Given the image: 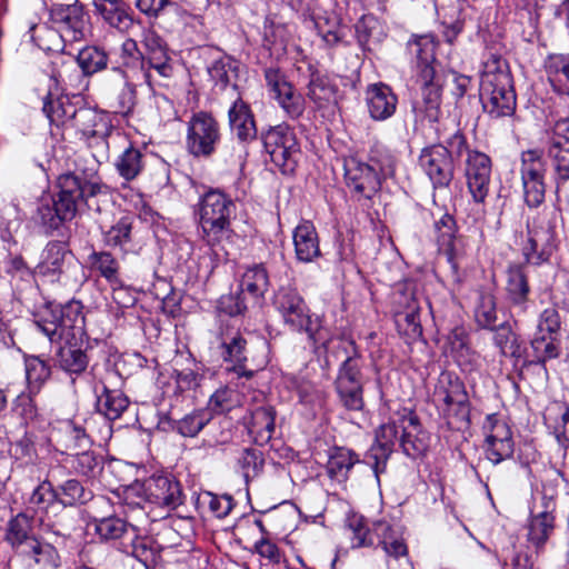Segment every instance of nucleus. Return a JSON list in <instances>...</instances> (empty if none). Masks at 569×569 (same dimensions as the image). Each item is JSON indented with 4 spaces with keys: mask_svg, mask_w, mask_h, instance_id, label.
<instances>
[{
    "mask_svg": "<svg viewBox=\"0 0 569 569\" xmlns=\"http://www.w3.org/2000/svg\"><path fill=\"white\" fill-rule=\"evenodd\" d=\"M221 132L217 119L207 111L194 112L187 122L186 147L194 157L208 158L220 143Z\"/></svg>",
    "mask_w": 569,
    "mask_h": 569,
    "instance_id": "obj_9",
    "label": "nucleus"
},
{
    "mask_svg": "<svg viewBox=\"0 0 569 569\" xmlns=\"http://www.w3.org/2000/svg\"><path fill=\"white\" fill-rule=\"evenodd\" d=\"M269 288V274L262 263L248 267L240 281L241 292H248L254 298H260Z\"/></svg>",
    "mask_w": 569,
    "mask_h": 569,
    "instance_id": "obj_45",
    "label": "nucleus"
},
{
    "mask_svg": "<svg viewBox=\"0 0 569 569\" xmlns=\"http://www.w3.org/2000/svg\"><path fill=\"white\" fill-rule=\"evenodd\" d=\"M103 241L107 246L120 248L123 251L131 249L132 241V219L123 217L107 231L103 232Z\"/></svg>",
    "mask_w": 569,
    "mask_h": 569,
    "instance_id": "obj_52",
    "label": "nucleus"
},
{
    "mask_svg": "<svg viewBox=\"0 0 569 569\" xmlns=\"http://www.w3.org/2000/svg\"><path fill=\"white\" fill-rule=\"evenodd\" d=\"M306 94L318 110L333 107L337 102L336 86L318 71H311Z\"/></svg>",
    "mask_w": 569,
    "mask_h": 569,
    "instance_id": "obj_29",
    "label": "nucleus"
},
{
    "mask_svg": "<svg viewBox=\"0 0 569 569\" xmlns=\"http://www.w3.org/2000/svg\"><path fill=\"white\" fill-rule=\"evenodd\" d=\"M482 108L491 118L510 117L517 99L512 77L506 60L491 56L483 64L480 81Z\"/></svg>",
    "mask_w": 569,
    "mask_h": 569,
    "instance_id": "obj_2",
    "label": "nucleus"
},
{
    "mask_svg": "<svg viewBox=\"0 0 569 569\" xmlns=\"http://www.w3.org/2000/svg\"><path fill=\"white\" fill-rule=\"evenodd\" d=\"M419 166L435 187H447L453 178V161L450 151L442 143L422 149Z\"/></svg>",
    "mask_w": 569,
    "mask_h": 569,
    "instance_id": "obj_14",
    "label": "nucleus"
},
{
    "mask_svg": "<svg viewBox=\"0 0 569 569\" xmlns=\"http://www.w3.org/2000/svg\"><path fill=\"white\" fill-rule=\"evenodd\" d=\"M263 462L262 453L252 448L242 449L237 458V465L247 481L260 473Z\"/></svg>",
    "mask_w": 569,
    "mask_h": 569,
    "instance_id": "obj_61",
    "label": "nucleus"
},
{
    "mask_svg": "<svg viewBox=\"0 0 569 569\" xmlns=\"http://www.w3.org/2000/svg\"><path fill=\"white\" fill-rule=\"evenodd\" d=\"M71 456L73 469L84 477L96 478L103 468L102 459L89 449H82Z\"/></svg>",
    "mask_w": 569,
    "mask_h": 569,
    "instance_id": "obj_57",
    "label": "nucleus"
},
{
    "mask_svg": "<svg viewBox=\"0 0 569 569\" xmlns=\"http://www.w3.org/2000/svg\"><path fill=\"white\" fill-rule=\"evenodd\" d=\"M33 522L34 517L28 511H21L8 520L4 541L17 555L39 539Z\"/></svg>",
    "mask_w": 569,
    "mask_h": 569,
    "instance_id": "obj_20",
    "label": "nucleus"
},
{
    "mask_svg": "<svg viewBox=\"0 0 569 569\" xmlns=\"http://www.w3.org/2000/svg\"><path fill=\"white\" fill-rule=\"evenodd\" d=\"M345 178L347 186L366 199H370L379 190L381 183L376 168L357 158L346 160Z\"/></svg>",
    "mask_w": 569,
    "mask_h": 569,
    "instance_id": "obj_17",
    "label": "nucleus"
},
{
    "mask_svg": "<svg viewBox=\"0 0 569 569\" xmlns=\"http://www.w3.org/2000/svg\"><path fill=\"white\" fill-rule=\"evenodd\" d=\"M236 211L233 200L219 189H210L197 204L202 240L211 248L232 234L231 218Z\"/></svg>",
    "mask_w": 569,
    "mask_h": 569,
    "instance_id": "obj_3",
    "label": "nucleus"
},
{
    "mask_svg": "<svg viewBox=\"0 0 569 569\" xmlns=\"http://www.w3.org/2000/svg\"><path fill=\"white\" fill-rule=\"evenodd\" d=\"M395 321L399 333L410 340H417L422 336L419 305L412 291L406 289L395 295Z\"/></svg>",
    "mask_w": 569,
    "mask_h": 569,
    "instance_id": "obj_16",
    "label": "nucleus"
},
{
    "mask_svg": "<svg viewBox=\"0 0 569 569\" xmlns=\"http://www.w3.org/2000/svg\"><path fill=\"white\" fill-rule=\"evenodd\" d=\"M50 376L51 369L46 360L38 356L26 358V377L31 393L39 392L41 386Z\"/></svg>",
    "mask_w": 569,
    "mask_h": 569,
    "instance_id": "obj_55",
    "label": "nucleus"
},
{
    "mask_svg": "<svg viewBox=\"0 0 569 569\" xmlns=\"http://www.w3.org/2000/svg\"><path fill=\"white\" fill-rule=\"evenodd\" d=\"M214 350L220 359L227 363L226 369L238 378L250 379L254 371L247 369L249 356L248 341L243 333L234 327H221L214 340Z\"/></svg>",
    "mask_w": 569,
    "mask_h": 569,
    "instance_id": "obj_8",
    "label": "nucleus"
},
{
    "mask_svg": "<svg viewBox=\"0 0 569 569\" xmlns=\"http://www.w3.org/2000/svg\"><path fill=\"white\" fill-rule=\"evenodd\" d=\"M375 539L376 546H381L388 556L398 558L407 552L401 535L387 521L375 522Z\"/></svg>",
    "mask_w": 569,
    "mask_h": 569,
    "instance_id": "obj_37",
    "label": "nucleus"
},
{
    "mask_svg": "<svg viewBox=\"0 0 569 569\" xmlns=\"http://www.w3.org/2000/svg\"><path fill=\"white\" fill-rule=\"evenodd\" d=\"M54 501H57L56 489L50 481L44 480L31 493L24 511L34 516L38 511L46 510Z\"/></svg>",
    "mask_w": 569,
    "mask_h": 569,
    "instance_id": "obj_60",
    "label": "nucleus"
},
{
    "mask_svg": "<svg viewBox=\"0 0 569 569\" xmlns=\"http://www.w3.org/2000/svg\"><path fill=\"white\" fill-rule=\"evenodd\" d=\"M70 258L71 252L64 242L51 241L43 250L38 269L43 274L60 273L63 270L66 261Z\"/></svg>",
    "mask_w": 569,
    "mask_h": 569,
    "instance_id": "obj_39",
    "label": "nucleus"
},
{
    "mask_svg": "<svg viewBox=\"0 0 569 569\" xmlns=\"http://www.w3.org/2000/svg\"><path fill=\"white\" fill-rule=\"evenodd\" d=\"M59 193L53 200L56 219L51 218L50 224L58 226L61 221L71 220L77 212V206L81 198L76 172L61 174L58 180Z\"/></svg>",
    "mask_w": 569,
    "mask_h": 569,
    "instance_id": "obj_18",
    "label": "nucleus"
},
{
    "mask_svg": "<svg viewBox=\"0 0 569 569\" xmlns=\"http://www.w3.org/2000/svg\"><path fill=\"white\" fill-rule=\"evenodd\" d=\"M173 76V64L169 51L150 57L146 60L143 70H140L139 80L144 81L149 87L161 86L164 80Z\"/></svg>",
    "mask_w": 569,
    "mask_h": 569,
    "instance_id": "obj_34",
    "label": "nucleus"
},
{
    "mask_svg": "<svg viewBox=\"0 0 569 569\" xmlns=\"http://www.w3.org/2000/svg\"><path fill=\"white\" fill-rule=\"evenodd\" d=\"M58 442L70 455L89 449L91 446V439L84 427L76 420L62 421L58 429Z\"/></svg>",
    "mask_w": 569,
    "mask_h": 569,
    "instance_id": "obj_33",
    "label": "nucleus"
},
{
    "mask_svg": "<svg viewBox=\"0 0 569 569\" xmlns=\"http://www.w3.org/2000/svg\"><path fill=\"white\" fill-rule=\"evenodd\" d=\"M141 491L148 502L168 510H173L183 502L180 482L169 475L149 477L143 481Z\"/></svg>",
    "mask_w": 569,
    "mask_h": 569,
    "instance_id": "obj_13",
    "label": "nucleus"
},
{
    "mask_svg": "<svg viewBox=\"0 0 569 569\" xmlns=\"http://www.w3.org/2000/svg\"><path fill=\"white\" fill-rule=\"evenodd\" d=\"M208 72L211 80L223 89L236 77V61L230 57H222L212 62L208 68Z\"/></svg>",
    "mask_w": 569,
    "mask_h": 569,
    "instance_id": "obj_62",
    "label": "nucleus"
},
{
    "mask_svg": "<svg viewBox=\"0 0 569 569\" xmlns=\"http://www.w3.org/2000/svg\"><path fill=\"white\" fill-rule=\"evenodd\" d=\"M42 110L51 124L58 128H70L78 108L68 97L52 99V96L48 93L43 99Z\"/></svg>",
    "mask_w": 569,
    "mask_h": 569,
    "instance_id": "obj_32",
    "label": "nucleus"
},
{
    "mask_svg": "<svg viewBox=\"0 0 569 569\" xmlns=\"http://www.w3.org/2000/svg\"><path fill=\"white\" fill-rule=\"evenodd\" d=\"M448 143L458 154L467 150L465 167L467 187L473 201L483 203L490 190L492 169L490 157L477 150H468L465 137L458 131L451 136Z\"/></svg>",
    "mask_w": 569,
    "mask_h": 569,
    "instance_id": "obj_6",
    "label": "nucleus"
},
{
    "mask_svg": "<svg viewBox=\"0 0 569 569\" xmlns=\"http://www.w3.org/2000/svg\"><path fill=\"white\" fill-rule=\"evenodd\" d=\"M88 266L110 284H120V264L110 252L92 251L88 257Z\"/></svg>",
    "mask_w": 569,
    "mask_h": 569,
    "instance_id": "obj_40",
    "label": "nucleus"
},
{
    "mask_svg": "<svg viewBox=\"0 0 569 569\" xmlns=\"http://www.w3.org/2000/svg\"><path fill=\"white\" fill-rule=\"evenodd\" d=\"M96 12L113 28L121 31L132 26L129 7L123 0H93Z\"/></svg>",
    "mask_w": 569,
    "mask_h": 569,
    "instance_id": "obj_30",
    "label": "nucleus"
},
{
    "mask_svg": "<svg viewBox=\"0 0 569 569\" xmlns=\"http://www.w3.org/2000/svg\"><path fill=\"white\" fill-rule=\"evenodd\" d=\"M366 101L370 117L377 121L390 118L397 109L398 98L385 83H375L366 91Z\"/></svg>",
    "mask_w": 569,
    "mask_h": 569,
    "instance_id": "obj_22",
    "label": "nucleus"
},
{
    "mask_svg": "<svg viewBox=\"0 0 569 569\" xmlns=\"http://www.w3.org/2000/svg\"><path fill=\"white\" fill-rule=\"evenodd\" d=\"M545 69L553 90L560 94H569V54H550Z\"/></svg>",
    "mask_w": 569,
    "mask_h": 569,
    "instance_id": "obj_36",
    "label": "nucleus"
},
{
    "mask_svg": "<svg viewBox=\"0 0 569 569\" xmlns=\"http://www.w3.org/2000/svg\"><path fill=\"white\" fill-rule=\"evenodd\" d=\"M76 60L84 74H93L103 70L108 63L107 53L97 47H87L80 50Z\"/></svg>",
    "mask_w": 569,
    "mask_h": 569,
    "instance_id": "obj_59",
    "label": "nucleus"
},
{
    "mask_svg": "<svg viewBox=\"0 0 569 569\" xmlns=\"http://www.w3.org/2000/svg\"><path fill=\"white\" fill-rule=\"evenodd\" d=\"M142 153L131 144L127 147L116 161V169L127 181L136 179L143 169Z\"/></svg>",
    "mask_w": 569,
    "mask_h": 569,
    "instance_id": "obj_53",
    "label": "nucleus"
},
{
    "mask_svg": "<svg viewBox=\"0 0 569 569\" xmlns=\"http://www.w3.org/2000/svg\"><path fill=\"white\" fill-rule=\"evenodd\" d=\"M400 446L405 455L412 459L423 457L430 447L429 433L421 428L418 417L412 413L402 419Z\"/></svg>",
    "mask_w": 569,
    "mask_h": 569,
    "instance_id": "obj_21",
    "label": "nucleus"
},
{
    "mask_svg": "<svg viewBox=\"0 0 569 569\" xmlns=\"http://www.w3.org/2000/svg\"><path fill=\"white\" fill-rule=\"evenodd\" d=\"M54 489L57 493V502L64 507L83 505L92 498V492L84 488L77 479H69Z\"/></svg>",
    "mask_w": 569,
    "mask_h": 569,
    "instance_id": "obj_47",
    "label": "nucleus"
},
{
    "mask_svg": "<svg viewBox=\"0 0 569 569\" xmlns=\"http://www.w3.org/2000/svg\"><path fill=\"white\" fill-rule=\"evenodd\" d=\"M264 80L269 92L284 114L291 120L300 119L306 111V98L278 68H267Z\"/></svg>",
    "mask_w": 569,
    "mask_h": 569,
    "instance_id": "obj_10",
    "label": "nucleus"
},
{
    "mask_svg": "<svg viewBox=\"0 0 569 569\" xmlns=\"http://www.w3.org/2000/svg\"><path fill=\"white\" fill-rule=\"evenodd\" d=\"M438 411L447 427L451 430L465 431L470 426L469 398H467L466 401H456L455 405H450Z\"/></svg>",
    "mask_w": 569,
    "mask_h": 569,
    "instance_id": "obj_51",
    "label": "nucleus"
},
{
    "mask_svg": "<svg viewBox=\"0 0 569 569\" xmlns=\"http://www.w3.org/2000/svg\"><path fill=\"white\" fill-rule=\"evenodd\" d=\"M408 50L416 58V74L420 76L427 67L431 71H437L436 63V42L432 36L425 34L416 37L408 42Z\"/></svg>",
    "mask_w": 569,
    "mask_h": 569,
    "instance_id": "obj_35",
    "label": "nucleus"
},
{
    "mask_svg": "<svg viewBox=\"0 0 569 569\" xmlns=\"http://www.w3.org/2000/svg\"><path fill=\"white\" fill-rule=\"evenodd\" d=\"M272 305L289 330L306 332L315 346H327L329 339L319 327L318 321L312 320L303 297L296 288L280 287L273 295Z\"/></svg>",
    "mask_w": 569,
    "mask_h": 569,
    "instance_id": "obj_4",
    "label": "nucleus"
},
{
    "mask_svg": "<svg viewBox=\"0 0 569 569\" xmlns=\"http://www.w3.org/2000/svg\"><path fill=\"white\" fill-rule=\"evenodd\" d=\"M3 271L17 286L20 281L29 282L32 279L31 268L20 254L9 253L4 260Z\"/></svg>",
    "mask_w": 569,
    "mask_h": 569,
    "instance_id": "obj_64",
    "label": "nucleus"
},
{
    "mask_svg": "<svg viewBox=\"0 0 569 569\" xmlns=\"http://www.w3.org/2000/svg\"><path fill=\"white\" fill-rule=\"evenodd\" d=\"M439 249L447 256L455 271L458 270V261L467 254L466 239L456 234V220L446 213L436 222Z\"/></svg>",
    "mask_w": 569,
    "mask_h": 569,
    "instance_id": "obj_19",
    "label": "nucleus"
},
{
    "mask_svg": "<svg viewBox=\"0 0 569 569\" xmlns=\"http://www.w3.org/2000/svg\"><path fill=\"white\" fill-rule=\"evenodd\" d=\"M467 398L466 387L458 377L451 372L440 373L433 390V402L438 410Z\"/></svg>",
    "mask_w": 569,
    "mask_h": 569,
    "instance_id": "obj_25",
    "label": "nucleus"
},
{
    "mask_svg": "<svg viewBox=\"0 0 569 569\" xmlns=\"http://www.w3.org/2000/svg\"><path fill=\"white\" fill-rule=\"evenodd\" d=\"M50 16L59 24L62 37L70 41H80L87 32L88 21L83 9L77 0H60L51 4Z\"/></svg>",
    "mask_w": 569,
    "mask_h": 569,
    "instance_id": "obj_15",
    "label": "nucleus"
},
{
    "mask_svg": "<svg viewBox=\"0 0 569 569\" xmlns=\"http://www.w3.org/2000/svg\"><path fill=\"white\" fill-rule=\"evenodd\" d=\"M398 427L396 422H387L376 431V443L370 449V457L375 460L376 468L385 463L396 443Z\"/></svg>",
    "mask_w": 569,
    "mask_h": 569,
    "instance_id": "obj_38",
    "label": "nucleus"
},
{
    "mask_svg": "<svg viewBox=\"0 0 569 569\" xmlns=\"http://www.w3.org/2000/svg\"><path fill=\"white\" fill-rule=\"evenodd\" d=\"M212 420L207 409H197L174 421L172 428L182 437L193 438Z\"/></svg>",
    "mask_w": 569,
    "mask_h": 569,
    "instance_id": "obj_50",
    "label": "nucleus"
},
{
    "mask_svg": "<svg viewBox=\"0 0 569 569\" xmlns=\"http://www.w3.org/2000/svg\"><path fill=\"white\" fill-rule=\"evenodd\" d=\"M19 556L36 569H59L61 566V558L56 547L42 539L34 541Z\"/></svg>",
    "mask_w": 569,
    "mask_h": 569,
    "instance_id": "obj_28",
    "label": "nucleus"
},
{
    "mask_svg": "<svg viewBox=\"0 0 569 569\" xmlns=\"http://www.w3.org/2000/svg\"><path fill=\"white\" fill-rule=\"evenodd\" d=\"M555 529V516L551 510L533 515L529 522L528 539L537 548L543 546Z\"/></svg>",
    "mask_w": 569,
    "mask_h": 569,
    "instance_id": "obj_46",
    "label": "nucleus"
},
{
    "mask_svg": "<svg viewBox=\"0 0 569 569\" xmlns=\"http://www.w3.org/2000/svg\"><path fill=\"white\" fill-rule=\"evenodd\" d=\"M36 326L51 342L61 343L57 352L60 369L71 376L82 375L89 365V357L78 346L84 333V318L77 301L63 306H49L39 315Z\"/></svg>",
    "mask_w": 569,
    "mask_h": 569,
    "instance_id": "obj_1",
    "label": "nucleus"
},
{
    "mask_svg": "<svg viewBox=\"0 0 569 569\" xmlns=\"http://www.w3.org/2000/svg\"><path fill=\"white\" fill-rule=\"evenodd\" d=\"M84 137H103L107 126L103 118L90 108H78L71 127Z\"/></svg>",
    "mask_w": 569,
    "mask_h": 569,
    "instance_id": "obj_42",
    "label": "nucleus"
},
{
    "mask_svg": "<svg viewBox=\"0 0 569 569\" xmlns=\"http://www.w3.org/2000/svg\"><path fill=\"white\" fill-rule=\"evenodd\" d=\"M231 131L236 133L240 141H251L257 136V128L253 114L248 103L242 99H237L228 112Z\"/></svg>",
    "mask_w": 569,
    "mask_h": 569,
    "instance_id": "obj_27",
    "label": "nucleus"
},
{
    "mask_svg": "<svg viewBox=\"0 0 569 569\" xmlns=\"http://www.w3.org/2000/svg\"><path fill=\"white\" fill-rule=\"evenodd\" d=\"M467 398L466 387L458 377L451 372L440 373L433 390V402L438 410Z\"/></svg>",
    "mask_w": 569,
    "mask_h": 569,
    "instance_id": "obj_26",
    "label": "nucleus"
},
{
    "mask_svg": "<svg viewBox=\"0 0 569 569\" xmlns=\"http://www.w3.org/2000/svg\"><path fill=\"white\" fill-rule=\"evenodd\" d=\"M347 528L351 532L352 548L375 547V522L372 528H369L365 518L358 513H351L347 518Z\"/></svg>",
    "mask_w": 569,
    "mask_h": 569,
    "instance_id": "obj_49",
    "label": "nucleus"
},
{
    "mask_svg": "<svg viewBox=\"0 0 569 569\" xmlns=\"http://www.w3.org/2000/svg\"><path fill=\"white\" fill-rule=\"evenodd\" d=\"M482 431L485 435V453L493 465H498L513 455L512 432L502 418L498 415L487 416Z\"/></svg>",
    "mask_w": 569,
    "mask_h": 569,
    "instance_id": "obj_11",
    "label": "nucleus"
},
{
    "mask_svg": "<svg viewBox=\"0 0 569 569\" xmlns=\"http://www.w3.org/2000/svg\"><path fill=\"white\" fill-rule=\"evenodd\" d=\"M420 90V100L413 104L418 116L427 118L430 122H437L441 114L442 76L438 71H431L427 67L417 77Z\"/></svg>",
    "mask_w": 569,
    "mask_h": 569,
    "instance_id": "obj_12",
    "label": "nucleus"
},
{
    "mask_svg": "<svg viewBox=\"0 0 569 569\" xmlns=\"http://www.w3.org/2000/svg\"><path fill=\"white\" fill-rule=\"evenodd\" d=\"M369 161V166L376 168L380 179L395 174L396 158L387 147L375 144L370 150Z\"/></svg>",
    "mask_w": 569,
    "mask_h": 569,
    "instance_id": "obj_58",
    "label": "nucleus"
},
{
    "mask_svg": "<svg viewBox=\"0 0 569 569\" xmlns=\"http://www.w3.org/2000/svg\"><path fill=\"white\" fill-rule=\"evenodd\" d=\"M357 462H359V459L352 451L338 448L329 457L327 472L330 478L345 481L348 478L349 471Z\"/></svg>",
    "mask_w": 569,
    "mask_h": 569,
    "instance_id": "obj_48",
    "label": "nucleus"
},
{
    "mask_svg": "<svg viewBox=\"0 0 569 569\" xmlns=\"http://www.w3.org/2000/svg\"><path fill=\"white\" fill-rule=\"evenodd\" d=\"M120 57L124 77L139 80L140 70H143L144 59L136 40L127 39L123 41Z\"/></svg>",
    "mask_w": 569,
    "mask_h": 569,
    "instance_id": "obj_54",
    "label": "nucleus"
},
{
    "mask_svg": "<svg viewBox=\"0 0 569 569\" xmlns=\"http://www.w3.org/2000/svg\"><path fill=\"white\" fill-rule=\"evenodd\" d=\"M295 253L298 261L309 263L321 256L319 236L310 221H302L292 232Z\"/></svg>",
    "mask_w": 569,
    "mask_h": 569,
    "instance_id": "obj_23",
    "label": "nucleus"
},
{
    "mask_svg": "<svg viewBox=\"0 0 569 569\" xmlns=\"http://www.w3.org/2000/svg\"><path fill=\"white\" fill-rule=\"evenodd\" d=\"M560 221V211L553 206L545 207L528 221V246L522 249L527 263L540 264L551 257L557 248Z\"/></svg>",
    "mask_w": 569,
    "mask_h": 569,
    "instance_id": "obj_5",
    "label": "nucleus"
},
{
    "mask_svg": "<svg viewBox=\"0 0 569 569\" xmlns=\"http://www.w3.org/2000/svg\"><path fill=\"white\" fill-rule=\"evenodd\" d=\"M343 349L348 351L351 349L352 353L348 355L347 358L342 361L339 373L336 379V386H356L363 385L362 373H361V361L357 356L356 346L353 341H342Z\"/></svg>",
    "mask_w": 569,
    "mask_h": 569,
    "instance_id": "obj_41",
    "label": "nucleus"
},
{
    "mask_svg": "<svg viewBox=\"0 0 569 569\" xmlns=\"http://www.w3.org/2000/svg\"><path fill=\"white\" fill-rule=\"evenodd\" d=\"M536 363H546L560 355V337L535 333L531 340Z\"/></svg>",
    "mask_w": 569,
    "mask_h": 569,
    "instance_id": "obj_56",
    "label": "nucleus"
},
{
    "mask_svg": "<svg viewBox=\"0 0 569 569\" xmlns=\"http://www.w3.org/2000/svg\"><path fill=\"white\" fill-rule=\"evenodd\" d=\"M130 526L118 517H107L96 522V533L102 540H117L127 533Z\"/></svg>",
    "mask_w": 569,
    "mask_h": 569,
    "instance_id": "obj_63",
    "label": "nucleus"
},
{
    "mask_svg": "<svg viewBox=\"0 0 569 569\" xmlns=\"http://www.w3.org/2000/svg\"><path fill=\"white\" fill-rule=\"evenodd\" d=\"M276 415L274 408L269 405L251 411L247 429L256 445L264 446L271 440L276 430Z\"/></svg>",
    "mask_w": 569,
    "mask_h": 569,
    "instance_id": "obj_24",
    "label": "nucleus"
},
{
    "mask_svg": "<svg viewBox=\"0 0 569 569\" xmlns=\"http://www.w3.org/2000/svg\"><path fill=\"white\" fill-rule=\"evenodd\" d=\"M520 162L521 181L545 180L548 163L542 150L529 149L522 151Z\"/></svg>",
    "mask_w": 569,
    "mask_h": 569,
    "instance_id": "obj_44",
    "label": "nucleus"
},
{
    "mask_svg": "<svg viewBox=\"0 0 569 569\" xmlns=\"http://www.w3.org/2000/svg\"><path fill=\"white\" fill-rule=\"evenodd\" d=\"M507 297L512 305L523 307L528 301L530 286L528 283V267L511 264L507 270Z\"/></svg>",
    "mask_w": 569,
    "mask_h": 569,
    "instance_id": "obj_31",
    "label": "nucleus"
},
{
    "mask_svg": "<svg viewBox=\"0 0 569 569\" xmlns=\"http://www.w3.org/2000/svg\"><path fill=\"white\" fill-rule=\"evenodd\" d=\"M261 139L271 161L282 173H292L300 156V147L293 128L284 122L270 127L262 132Z\"/></svg>",
    "mask_w": 569,
    "mask_h": 569,
    "instance_id": "obj_7",
    "label": "nucleus"
},
{
    "mask_svg": "<svg viewBox=\"0 0 569 569\" xmlns=\"http://www.w3.org/2000/svg\"><path fill=\"white\" fill-rule=\"evenodd\" d=\"M128 406L129 400L122 391L102 385V393L98 397L97 407L107 419L116 420L120 418Z\"/></svg>",
    "mask_w": 569,
    "mask_h": 569,
    "instance_id": "obj_43",
    "label": "nucleus"
}]
</instances>
